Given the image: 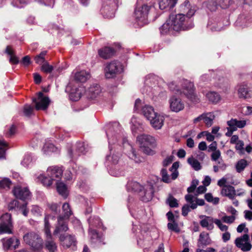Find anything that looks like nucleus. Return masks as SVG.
Returning <instances> with one entry per match:
<instances>
[{
  "label": "nucleus",
  "mask_w": 252,
  "mask_h": 252,
  "mask_svg": "<svg viewBox=\"0 0 252 252\" xmlns=\"http://www.w3.org/2000/svg\"><path fill=\"white\" fill-rule=\"evenodd\" d=\"M108 126V128L106 131V133L109 145L114 144L115 142H119L120 141H122L124 147L130 150L128 153V157L136 163L141 162L140 157L136 154V151L132 145L128 142L126 137L122 131L119 123L114 122L112 124H109Z\"/></svg>",
  "instance_id": "f257e3e1"
},
{
  "label": "nucleus",
  "mask_w": 252,
  "mask_h": 252,
  "mask_svg": "<svg viewBox=\"0 0 252 252\" xmlns=\"http://www.w3.org/2000/svg\"><path fill=\"white\" fill-rule=\"evenodd\" d=\"M169 18L174 31L189 30L194 26L192 20L184 14L179 13L175 15L172 14L170 15Z\"/></svg>",
  "instance_id": "f03ea898"
},
{
  "label": "nucleus",
  "mask_w": 252,
  "mask_h": 252,
  "mask_svg": "<svg viewBox=\"0 0 252 252\" xmlns=\"http://www.w3.org/2000/svg\"><path fill=\"white\" fill-rule=\"evenodd\" d=\"M137 139L140 149L144 153L148 155L155 154L154 151L151 149L156 145V140L154 137L150 135L142 134L138 136Z\"/></svg>",
  "instance_id": "7ed1b4c3"
},
{
  "label": "nucleus",
  "mask_w": 252,
  "mask_h": 252,
  "mask_svg": "<svg viewBox=\"0 0 252 252\" xmlns=\"http://www.w3.org/2000/svg\"><path fill=\"white\" fill-rule=\"evenodd\" d=\"M25 243L30 246L34 251H39L42 248V240L34 232L26 234L23 236Z\"/></svg>",
  "instance_id": "20e7f679"
},
{
  "label": "nucleus",
  "mask_w": 252,
  "mask_h": 252,
  "mask_svg": "<svg viewBox=\"0 0 252 252\" xmlns=\"http://www.w3.org/2000/svg\"><path fill=\"white\" fill-rule=\"evenodd\" d=\"M51 216H46L44 218V231L46 235V247L50 252H55L57 249L56 243L52 240L51 233L50 230V225L49 219Z\"/></svg>",
  "instance_id": "39448f33"
},
{
  "label": "nucleus",
  "mask_w": 252,
  "mask_h": 252,
  "mask_svg": "<svg viewBox=\"0 0 252 252\" xmlns=\"http://www.w3.org/2000/svg\"><path fill=\"white\" fill-rule=\"evenodd\" d=\"M150 8V6L145 4L137 5L134 11V16L136 21L141 23H146Z\"/></svg>",
  "instance_id": "423d86ee"
},
{
  "label": "nucleus",
  "mask_w": 252,
  "mask_h": 252,
  "mask_svg": "<svg viewBox=\"0 0 252 252\" xmlns=\"http://www.w3.org/2000/svg\"><path fill=\"white\" fill-rule=\"evenodd\" d=\"M32 101L34 103L35 109L36 110H46L50 102L49 98L44 96L42 92H39L37 97H33Z\"/></svg>",
  "instance_id": "0eeeda50"
},
{
  "label": "nucleus",
  "mask_w": 252,
  "mask_h": 252,
  "mask_svg": "<svg viewBox=\"0 0 252 252\" xmlns=\"http://www.w3.org/2000/svg\"><path fill=\"white\" fill-rule=\"evenodd\" d=\"M236 246L243 252L250 251L252 245L250 242V237L248 234H245L243 236L237 237L234 242Z\"/></svg>",
  "instance_id": "6e6552de"
},
{
  "label": "nucleus",
  "mask_w": 252,
  "mask_h": 252,
  "mask_svg": "<svg viewBox=\"0 0 252 252\" xmlns=\"http://www.w3.org/2000/svg\"><path fill=\"white\" fill-rule=\"evenodd\" d=\"M0 234L3 233H12V223L11 215L9 213H5L2 215L0 218Z\"/></svg>",
  "instance_id": "1a4fd4ad"
},
{
  "label": "nucleus",
  "mask_w": 252,
  "mask_h": 252,
  "mask_svg": "<svg viewBox=\"0 0 252 252\" xmlns=\"http://www.w3.org/2000/svg\"><path fill=\"white\" fill-rule=\"evenodd\" d=\"M121 3V0H113V2H108L104 5L101 9L104 16L108 18H111L115 16V13L119 4Z\"/></svg>",
  "instance_id": "9d476101"
},
{
  "label": "nucleus",
  "mask_w": 252,
  "mask_h": 252,
  "mask_svg": "<svg viewBox=\"0 0 252 252\" xmlns=\"http://www.w3.org/2000/svg\"><path fill=\"white\" fill-rule=\"evenodd\" d=\"M120 63L117 61H113L107 64L105 68V75L107 78H114L119 72Z\"/></svg>",
  "instance_id": "9b49d317"
},
{
  "label": "nucleus",
  "mask_w": 252,
  "mask_h": 252,
  "mask_svg": "<svg viewBox=\"0 0 252 252\" xmlns=\"http://www.w3.org/2000/svg\"><path fill=\"white\" fill-rule=\"evenodd\" d=\"M179 13L184 14V15L191 19L196 11V8L194 5L190 4L189 0H186L179 6Z\"/></svg>",
  "instance_id": "f8f14e48"
},
{
  "label": "nucleus",
  "mask_w": 252,
  "mask_h": 252,
  "mask_svg": "<svg viewBox=\"0 0 252 252\" xmlns=\"http://www.w3.org/2000/svg\"><path fill=\"white\" fill-rule=\"evenodd\" d=\"M143 189L139 194L141 200L145 202L151 200L154 193L153 186L151 184H148L143 188Z\"/></svg>",
  "instance_id": "ddd939ff"
},
{
  "label": "nucleus",
  "mask_w": 252,
  "mask_h": 252,
  "mask_svg": "<svg viewBox=\"0 0 252 252\" xmlns=\"http://www.w3.org/2000/svg\"><path fill=\"white\" fill-rule=\"evenodd\" d=\"M101 88L97 84H93L86 91L85 95L88 99L94 100L101 93Z\"/></svg>",
  "instance_id": "4468645a"
},
{
  "label": "nucleus",
  "mask_w": 252,
  "mask_h": 252,
  "mask_svg": "<svg viewBox=\"0 0 252 252\" xmlns=\"http://www.w3.org/2000/svg\"><path fill=\"white\" fill-rule=\"evenodd\" d=\"M12 192L14 196L18 199L22 200L28 199L31 195L30 191L28 188L16 187L13 189Z\"/></svg>",
  "instance_id": "2eb2a0df"
},
{
  "label": "nucleus",
  "mask_w": 252,
  "mask_h": 252,
  "mask_svg": "<svg viewBox=\"0 0 252 252\" xmlns=\"http://www.w3.org/2000/svg\"><path fill=\"white\" fill-rule=\"evenodd\" d=\"M76 147L75 153H73L71 149L69 150L68 151L69 158L72 159L76 158L81 154H85L88 151L87 147L86 146L84 142H77Z\"/></svg>",
  "instance_id": "dca6fc26"
},
{
  "label": "nucleus",
  "mask_w": 252,
  "mask_h": 252,
  "mask_svg": "<svg viewBox=\"0 0 252 252\" xmlns=\"http://www.w3.org/2000/svg\"><path fill=\"white\" fill-rule=\"evenodd\" d=\"M185 199L188 203L190 204L191 209H195L198 206H203L205 201L203 199L198 198L191 194H187L185 196Z\"/></svg>",
  "instance_id": "f3484780"
},
{
  "label": "nucleus",
  "mask_w": 252,
  "mask_h": 252,
  "mask_svg": "<svg viewBox=\"0 0 252 252\" xmlns=\"http://www.w3.org/2000/svg\"><path fill=\"white\" fill-rule=\"evenodd\" d=\"M63 170L62 167L55 166H51L47 170V175L50 177L53 180L59 181L63 175Z\"/></svg>",
  "instance_id": "a211bd4d"
},
{
  "label": "nucleus",
  "mask_w": 252,
  "mask_h": 252,
  "mask_svg": "<svg viewBox=\"0 0 252 252\" xmlns=\"http://www.w3.org/2000/svg\"><path fill=\"white\" fill-rule=\"evenodd\" d=\"M170 108L172 111L178 112L184 108V104L181 99L172 96L169 100Z\"/></svg>",
  "instance_id": "6ab92c4d"
},
{
  "label": "nucleus",
  "mask_w": 252,
  "mask_h": 252,
  "mask_svg": "<svg viewBox=\"0 0 252 252\" xmlns=\"http://www.w3.org/2000/svg\"><path fill=\"white\" fill-rule=\"evenodd\" d=\"M109 150L110 154L106 157L107 166H109V163L114 165L118 163L120 157V153L118 152H116L115 150H113L111 146H109Z\"/></svg>",
  "instance_id": "aec40b11"
},
{
  "label": "nucleus",
  "mask_w": 252,
  "mask_h": 252,
  "mask_svg": "<svg viewBox=\"0 0 252 252\" xmlns=\"http://www.w3.org/2000/svg\"><path fill=\"white\" fill-rule=\"evenodd\" d=\"M149 121L152 126L156 129H160L163 125L164 118V117L157 113L155 116H154Z\"/></svg>",
  "instance_id": "412c9836"
},
{
  "label": "nucleus",
  "mask_w": 252,
  "mask_h": 252,
  "mask_svg": "<svg viewBox=\"0 0 252 252\" xmlns=\"http://www.w3.org/2000/svg\"><path fill=\"white\" fill-rule=\"evenodd\" d=\"M202 219L200 221V225L204 228H207L209 230H212L214 227V223H215V219L212 217L202 215L200 216Z\"/></svg>",
  "instance_id": "4be33fe9"
},
{
  "label": "nucleus",
  "mask_w": 252,
  "mask_h": 252,
  "mask_svg": "<svg viewBox=\"0 0 252 252\" xmlns=\"http://www.w3.org/2000/svg\"><path fill=\"white\" fill-rule=\"evenodd\" d=\"M66 219L63 218L62 216H60L58 219V224L56 229L54 231V235H57L63 232H65L68 230V226L65 220Z\"/></svg>",
  "instance_id": "5701e85b"
},
{
  "label": "nucleus",
  "mask_w": 252,
  "mask_h": 252,
  "mask_svg": "<svg viewBox=\"0 0 252 252\" xmlns=\"http://www.w3.org/2000/svg\"><path fill=\"white\" fill-rule=\"evenodd\" d=\"M239 97L245 99L251 98L252 96V91L247 85H241L238 89Z\"/></svg>",
  "instance_id": "b1692460"
},
{
  "label": "nucleus",
  "mask_w": 252,
  "mask_h": 252,
  "mask_svg": "<svg viewBox=\"0 0 252 252\" xmlns=\"http://www.w3.org/2000/svg\"><path fill=\"white\" fill-rule=\"evenodd\" d=\"M60 240L62 242L63 247L69 248L71 246H75L76 240L74 236L68 235L64 236L61 235L60 237Z\"/></svg>",
  "instance_id": "393cba45"
},
{
  "label": "nucleus",
  "mask_w": 252,
  "mask_h": 252,
  "mask_svg": "<svg viewBox=\"0 0 252 252\" xmlns=\"http://www.w3.org/2000/svg\"><path fill=\"white\" fill-rule=\"evenodd\" d=\"M4 249L8 250L16 249L19 245L20 242L16 237H13L8 239H2Z\"/></svg>",
  "instance_id": "a878e982"
},
{
  "label": "nucleus",
  "mask_w": 252,
  "mask_h": 252,
  "mask_svg": "<svg viewBox=\"0 0 252 252\" xmlns=\"http://www.w3.org/2000/svg\"><path fill=\"white\" fill-rule=\"evenodd\" d=\"M98 54L101 58L107 59L114 55L115 50L113 48L104 47L98 50Z\"/></svg>",
  "instance_id": "bb28decb"
},
{
  "label": "nucleus",
  "mask_w": 252,
  "mask_h": 252,
  "mask_svg": "<svg viewBox=\"0 0 252 252\" xmlns=\"http://www.w3.org/2000/svg\"><path fill=\"white\" fill-rule=\"evenodd\" d=\"M221 194L222 196H226L229 199L233 200L236 196V191L233 186H224L221 190Z\"/></svg>",
  "instance_id": "cd10ccee"
},
{
  "label": "nucleus",
  "mask_w": 252,
  "mask_h": 252,
  "mask_svg": "<svg viewBox=\"0 0 252 252\" xmlns=\"http://www.w3.org/2000/svg\"><path fill=\"white\" fill-rule=\"evenodd\" d=\"M211 240L208 233L202 232L199 235L198 240L197 247L199 248L204 247L210 243Z\"/></svg>",
  "instance_id": "c85d7f7f"
},
{
  "label": "nucleus",
  "mask_w": 252,
  "mask_h": 252,
  "mask_svg": "<svg viewBox=\"0 0 252 252\" xmlns=\"http://www.w3.org/2000/svg\"><path fill=\"white\" fill-rule=\"evenodd\" d=\"M178 0H161L159 2V7L160 9H170L174 7Z\"/></svg>",
  "instance_id": "c756f323"
},
{
  "label": "nucleus",
  "mask_w": 252,
  "mask_h": 252,
  "mask_svg": "<svg viewBox=\"0 0 252 252\" xmlns=\"http://www.w3.org/2000/svg\"><path fill=\"white\" fill-rule=\"evenodd\" d=\"M141 112L148 120L151 119V118L155 116V114L157 113V112H155L153 107L147 105H145L144 106L142 107Z\"/></svg>",
  "instance_id": "7c9ffc66"
},
{
  "label": "nucleus",
  "mask_w": 252,
  "mask_h": 252,
  "mask_svg": "<svg viewBox=\"0 0 252 252\" xmlns=\"http://www.w3.org/2000/svg\"><path fill=\"white\" fill-rule=\"evenodd\" d=\"M227 125L230 127H233L236 129L238 128H242L246 125V122L245 120H237L236 119H231L230 121H227Z\"/></svg>",
  "instance_id": "2f4dec72"
},
{
  "label": "nucleus",
  "mask_w": 252,
  "mask_h": 252,
  "mask_svg": "<svg viewBox=\"0 0 252 252\" xmlns=\"http://www.w3.org/2000/svg\"><path fill=\"white\" fill-rule=\"evenodd\" d=\"M90 77L89 73L85 70H82L76 72L74 75V79L76 81L85 82Z\"/></svg>",
  "instance_id": "473e14b6"
},
{
  "label": "nucleus",
  "mask_w": 252,
  "mask_h": 252,
  "mask_svg": "<svg viewBox=\"0 0 252 252\" xmlns=\"http://www.w3.org/2000/svg\"><path fill=\"white\" fill-rule=\"evenodd\" d=\"M56 186L58 193L66 198L68 194V190L66 185L63 182L58 181L56 183Z\"/></svg>",
  "instance_id": "72a5a7b5"
},
{
  "label": "nucleus",
  "mask_w": 252,
  "mask_h": 252,
  "mask_svg": "<svg viewBox=\"0 0 252 252\" xmlns=\"http://www.w3.org/2000/svg\"><path fill=\"white\" fill-rule=\"evenodd\" d=\"M184 94L187 96L188 98L190 99L191 101L197 102V100H196L195 96L194 94L193 85L191 83L189 84V86L187 89L184 91Z\"/></svg>",
  "instance_id": "f704fd0d"
},
{
  "label": "nucleus",
  "mask_w": 252,
  "mask_h": 252,
  "mask_svg": "<svg viewBox=\"0 0 252 252\" xmlns=\"http://www.w3.org/2000/svg\"><path fill=\"white\" fill-rule=\"evenodd\" d=\"M89 229H94V228H99L102 225L100 219L98 217H91L88 219Z\"/></svg>",
  "instance_id": "c9c22d12"
},
{
  "label": "nucleus",
  "mask_w": 252,
  "mask_h": 252,
  "mask_svg": "<svg viewBox=\"0 0 252 252\" xmlns=\"http://www.w3.org/2000/svg\"><path fill=\"white\" fill-rule=\"evenodd\" d=\"M89 234L92 243L99 244L101 243V238L96 230L89 229Z\"/></svg>",
  "instance_id": "e433bc0d"
},
{
  "label": "nucleus",
  "mask_w": 252,
  "mask_h": 252,
  "mask_svg": "<svg viewBox=\"0 0 252 252\" xmlns=\"http://www.w3.org/2000/svg\"><path fill=\"white\" fill-rule=\"evenodd\" d=\"M159 30L161 34H166L170 31H174L173 30V26L170 18H169V20H167L166 22L162 25V26L160 28Z\"/></svg>",
  "instance_id": "4c0bfd02"
},
{
  "label": "nucleus",
  "mask_w": 252,
  "mask_h": 252,
  "mask_svg": "<svg viewBox=\"0 0 252 252\" xmlns=\"http://www.w3.org/2000/svg\"><path fill=\"white\" fill-rule=\"evenodd\" d=\"M127 188L129 189H131L134 192H138L140 194L144 187L137 182L131 181L127 184Z\"/></svg>",
  "instance_id": "58836bf2"
},
{
  "label": "nucleus",
  "mask_w": 252,
  "mask_h": 252,
  "mask_svg": "<svg viewBox=\"0 0 252 252\" xmlns=\"http://www.w3.org/2000/svg\"><path fill=\"white\" fill-rule=\"evenodd\" d=\"M215 115L213 113H204L203 121L208 127L213 125V120L215 119Z\"/></svg>",
  "instance_id": "ea45409f"
},
{
  "label": "nucleus",
  "mask_w": 252,
  "mask_h": 252,
  "mask_svg": "<svg viewBox=\"0 0 252 252\" xmlns=\"http://www.w3.org/2000/svg\"><path fill=\"white\" fill-rule=\"evenodd\" d=\"M82 91L83 89L81 87L76 88L75 92L72 90L69 95L70 98L74 101H78L81 97Z\"/></svg>",
  "instance_id": "a19ab883"
},
{
  "label": "nucleus",
  "mask_w": 252,
  "mask_h": 252,
  "mask_svg": "<svg viewBox=\"0 0 252 252\" xmlns=\"http://www.w3.org/2000/svg\"><path fill=\"white\" fill-rule=\"evenodd\" d=\"M206 97L209 101L214 103H218L220 99V94L215 92H210L207 93Z\"/></svg>",
  "instance_id": "79ce46f5"
},
{
  "label": "nucleus",
  "mask_w": 252,
  "mask_h": 252,
  "mask_svg": "<svg viewBox=\"0 0 252 252\" xmlns=\"http://www.w3.org/2000/svg\"><path fill=\"white\" fill-rule=\"evenodd\" d=\"M188 163L196 171L201 169V166L200 162L196 159L191 157L188 158Z\"/></svg>",
  "instance_id": "37998d69"
},
{
  "label": "nucleus",
  "mask_w": 252,
  "mask_h": 252,
  "mask_svg": "<svg viewBox=\"0 0 252 252\" xmlns=\"http://www.w3.org/2000/svg\"><path fill=\"white\" fill-rule=\"evenodd\" d=\"M63 216H62L63 218L68 219L69 217L72 214L70 206L68 203H64L62 207Z\"/></svg>",
  "instance_id": "c03bdc74"
},
{
  "label": "nucleus",
  "mask_w": 252,
  "mask_h": 252,
  "mask_svg": "<svg viewBox=\"0 0 252 252\" xmlns=\"http://www.w3.org/2000/svg\"><path fill=\"white\" fill-rule=\"evenodd\" d=\"M12 185L11 181L7 178L0 179V189H8Z\"/></svg>",
  "instance_id": "a18cd8bd"
},
{
  "label": "nucleus",
  "mask_w": 252,
  "mask_h": 252,
  "mask_svg": "<svg viewBox=\"0 0 252 252\" xmlns=\"http://www.w3.org/2000/svg\"><path fill=\"white\" fill-rule=\"evenodd\" d=\"M248 165V163L246 160L242 159L239 160L236 164V171L238 173L243 171L246 167Z\"/></svg>",
  "instance_id": "49530a36"
},
{
  "label": "nucleus",
  "mask_w": 252,
  "mask_h": 252,
  "mask_svg": "<svg viewBox=\"0 0 252 252\" xmlns=\"http://www.w3.org/2000/svg\"><path fill=\"white\" fill-rule=\"evenodd\" d=\"M219 5L218 0H208L207 4V8L211 11H216Z\"/></svg>",
  "instance_id": "de8ad7c7"
},
{
  "label": "nucleus",
  "mask_w": 252,
  "mask_h": 252,
  "mask_svg": "<svg viewBox=\"0 0 252 252\" xmlns=\"http://www.w3.org/2000/svg\"><path fill=\"white\" fill-rule=\"evenodd\" d=\"M7 147V143L3 140H0V158H5Z\"/></svg>",
  "instance_id": "09e8293b"
},
{
  "label": "nucleus",
  "mask_w": 252,
  "mask_h": 252,
  "mask_svg": "<svg viewBox=\"0 0 252 252\" xmlns=\"http://www.w3.org/2000/svg\"><path fill=\"white\" fill-rule=\"evenodd\" d=\"M205 199L208 202H212L215 205H217L219 203L220 199L219 197L214 198L212 194L211 193H206L204 195Z\"/></svg>",
  "instance_id": "8fccbe9b"
},
{
  "label": "nucleus",
  "mask_w": 252,
  "mask_h": 252,
  "mask_svg": "<svg viewBox=\"0 0 252 252\" xmlns=\"http://www.w3.org/2000/svg\"><path fill=\"white\" fill-rule=\"evenodd\" d=\"M47 51H43L41 52L39 55H37L34 58L35 63L37 64H41L45 63L44 56L46 55Z\"/></svg>",
  "instance_id": "3c124183"
},
{
  "label": "nucleus",
  "mask_w": 252,
  "mask_h": 252,
  "mask_svg": "<svg viewBox=\"0 0 252 252\" xmlns=\"http://www.w3.org/2000/svg\"><path fill=\"white\" fill-rule=\"evenodd\" d=\"M166 203L169 205L170 207H177L178 206V203L177 200L174 198L172 195H169L166 200Z\"/></svg>",
  "instance_id": "603ef678"
},
{
  "label": "nucleus",
  "mask_w": 252,
  "mask_h": 252,
  "mask_svg": "<svg viewBox=\"0 0 252 252\" xmlns=\"http://www.w3.org/2000/svg\"><path fill=\"white\" fill-rule=\"evenodd\" d=\"M247 20L246 19V17L244 15H241L239 16L238 18L236 23L237 25L241 26V27H245L247 26Z\"/></svg>",
  "instance_id": "864d4df0"
},
{
  "label": "nucleus",
  "mask_w": 252,
  "mask_h": 252,
  "mask_svg": "<svg viewBox=\"0 0 252 252\" xmlns=\"http://www.w3.org/2000/svg\"><path fill=\"white\" fill-rule=\"evenodd\" d=\"M33 107L29 104H26L23 109V112L25 116L30 117L33 113Z\"/></svg>",
  "instance_id": "5fc2aeb1"
},
{
  "label": "nucleus",
  "mask_w": 252,
  "mask_h": 252,
  "mask_svg": "<svg viewBox=\"0 0 252 252\" xmlns=\"http://www.w3.org/2000/svg\"><path fill=\"white\" fill-rule=\"evenodd\" d=\"M41 69L46 73H50L53 70V66L50 65L47 62H45L42 65Z\"/></svg>",
  "instance_id": "6e6d98bb"
},
{
  "label": "nucleus",
  "mask_w": 252,
  "mask_h": 252,
  "mask_svg": "<svg viewBox=\"0 0 252 252\" xmlns=\"http://www.w3.org/2000/svg\"><path fill=\"white\" fill-rule=\"evenodd\" d=\"M56 148L53 144L45 143L43 146V150L46 154L49 152H54L55 151Z\"/></svg>",
  "instance_id": "4d7b16f0"
},
{
  "label": "nucleus",
  "mask_w": 252,
  "mask_h": 252,
  "mask_svg": "<svg viewBox=\"0 0 252 252\" xmlns=\"http://www.w3.org/2000/svg\"><path fill=\"white\" fill-rule=\"evenodd\" d=\"M198 184L199 181L197 179L192 180L190 186L187 189V191L189 193L188 194L193 192Z\"/></svg>",
  "instance_id": "13d9d810"
},
{
  "label": "nucleus",
  "mask_w": 252,
  "mask_h": 252,
  "mask_svg": "<svg viewBox=\"0 0 252 252\" xmlns=\"http://www.w3.org/2000/svg\"><path fill=\"white\" fill-rule=\"evenodd\" d=\"M32 162V158L30 155H26L21 162V164L25 167H29Z\"/></svg>",
  "instance_id": "bf43d9fd"
},
{
  "label": "nucleus",
  "mask_w": 252,
  "mask_h": 252,
  "mask_svg": "<svg viewBox=\"0 0 252 252\" xmlns=\"http://www.w3.org/2000/svg\"><path fill=\"white\" fill-rule=\"evenodd\" d=\"M219 6L222 8H226L232 4L231 0H218Z\"/></svg>",
  "instance_id": "052dcab7"
},
{
  "label": "nucleus",
  "mask_w": 252,
  "mask_h": 252,
  "mask_svg": "<svg viewBox=\"0 0 252 252\" xmlns=\"http://www.w3.org/2000/svg\"><path fill=\"white\" fill-rule=\"evenodd\" d=\"M161 175L162 176V181L163 182L166 183H168L170 182V180L166 169L163 168L161 169Z\"/></svg>",
  "instance_id": "680f3d73"
},
{
  "label": "nucleus",
  "mask_w": 252,
  "mask_h": 252,
  "mask_svg": "<svg viewBox=\"0 0 252 252\" xmlns=\"http://www.w3.org/2000/svg\"><path fill=\"white\" fill-rule=\"evenodd\" d=\"M167 227L169 229L172 231H174L175 232H178L179 231L178 224L175 222V221L168 223Z\"/></svg>",
  "instance_id": "e2e57ef3"
},
{
  "label": "nucleus",
  "mask_w": 252,
  "mask_h": 252,
  "mask_svg": "<svg viewBox=\"0 0 252 252\" xmlns=\"http://www.w3.org/2000/svg\"><path fill=\"white\" fill-rule=\"evenodd\" d=\"M215 223L222 231H226L228 229V226L226 225L222 224L221 220L219 219H215Z\"/></svg>",
  "instance_id": "0e129e2a"
},
{
  "label": "nucleus",
  "mask_w": 252,
  "mask_h": 252,
  "mask_svg": "<svg viewBox=\"0 0 252 252\" xmlns=\"http://www.w3.org/2000/svg\"><path fill=\"white\" fill-rule=\"evenodd\" d=\"M42 183L44 186L50 187L53 184V180L50 177H41Z\"/></svg>",
  "instance_id": "69168bd1"
},
{
  "label": "nucleus",
  "mask_w": 252,
  "mask_h": 252,
  "mask_svg": "<svg viewBox=\"0 0 252 252\" xmlns=\"http://www.w3.org/2000/svg\"><path fill=\"white\" fill-rule=\"evenodd\" d=\"M235 148L237 150L239 151L240 153L243 154L244 151V143L242 140L238 141V142L235 143Z\"/></svg>",
  "instance_id": "338daca9"
},
{
  "label": "nucleus",
  "mask_w": 252,
  "mask_h": 252,
  "mask_svg": "<svg viewBox=\"0 0 252 252\" xmlns=\"http://www.w3.org/2000/svg\"><path fill=\"white\" fill-rule=\"evenodd\" d=\"M235 220V217L233 215L230 216H224L222 217L221 218V220L224 222L229 224L233 223L234 221Z\"/></svg>",
  "instance_id": "774afa93"
}]
</instances>
